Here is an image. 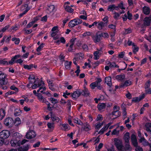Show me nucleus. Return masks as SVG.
<instances>
[{"label": "nucleus", "instance_id": "1", "mask_svg": "<svg viewBox=\"0 0 151 151\" xmlns=\"http://www.w3.org/2000/svg\"><path fill=\"white\" fill-rule=\"evenodd\" d=\"M109 37L108 33L99 31L96 33L95 36L93 38V40L94 42H99L101 41L102 37L108 38Z\"/></svg>", "mask_w": 151, "mask_h": 151}, {"label": "nucleus", "instance_id": "2", "mask_svg": "<svg viewBox=\"0 0 151 151\" xmlns=\"http://www.w3.org/2000/svg\"><path fill=\"white\" fill-rule=\"evenodd\" d=\"M120 107L119 106H115L113 108V111L112 112V115H114L116 117L115 119L117 118L120 116L121 115V112L119 111Z\"/></svg>", "mask_w": 151, "mask_h": 151}, {"label": "nucleus", "instance_id": "3", "mask_svg": "<svg viewBox=\"0 0 151 151\" xmlns=\"http://www.w3.org/2000/svg\"><path fill=\"white\" fill-rule=\"evenodd\" d=\"M4 124L9 127H12L14 124V121L12 118L8 117L5 119Z\"/></svg>", "mask_w": 151, "mask_h": 151}, {"label": "nucleus", "instance_id": "4", "mask_svg": "<svg viewBox=\"0 0 151 151\" xmlns=\"http://www.w3.org/2000/svg\"><path fill=\"white\" fill-rule=\"evenodd\" d=\"M114 141L115 145L117 149L119 150H122L123 146L122 144L121 141L117 138H115Z\"/></svg>", "mask_w": 151, "mask_h": 151}, {"label": "nucleus", "instance_id": "5", "mask_svg": "<svg viewBox=\"0 0 151 151\" xmlns=\"http://www.w3.org/2000/svg\"><path fill=\"white\" fill-rule=\"evenodd\" d=\"M76 94H78V96L81 95H82L83 96H89V93L87 88H85L84 90H76Z\"/></svg>", "mask_w": 151, "mask_h": 151}, {"label": "nucleus", "instance_id": "6", "mask_svg": "<svg viewBox=\"0 0 151 151\" xmlns=\"http://www.w3.org/2000/svg\"><path fill=\"white\" fill-rule=\"evenodd\" d=\"M132 83L129 80H126L124 82H122L119 85L120 88H124L125 87L130 86Z\"/></svg>", "mask_w": 151, "mask_h": 151}, {"label": "nucleus", "instance_id": "7", "mask_svg": "<svg viewBox=\"0 0 151 151\" xmlns=\"http://www.w3.org/2000/svg\"><path fill=\"white\" fill-rule=\"evenodd\" d=\"M36 134L33 130L29 131L26 135V137L27 139H31L35 137Z\"/></svg>", "mask_w": 151, "mask_h": 151}, {"label": "nucleus", "instance_id": "8", "mask_svg": "<svg viewBox=\"0 0 151 151\" xmlns=\"http://www.w3.org/2000/svg\"><path fill=\"white\" fill-rule=\"evenodd\" d=\"M9 131L6 130H4L0 133V137L4 139L8 138L10 135Z\"/></svg>", "mask_w": 151, "mask_h": 151}, {"label": "nucleus", "instance_id": "9", "mask_svg": "<svg viewBox=\"0 0 151 151\" xmlns=\"http://www.w3.org/2000/svg\"><path fill=\"white\" fill-rule=\"evenodd\" d=\"M131 141L133 145L135 147L138 146L137 139L134 134H132L131 136Z\"/></svg>", "mask_w": 151, "mask_h": 151}, {"label": "nucleus", "instance_id": "10", "mask_svg": "<svg viewBox=\"0 0 151 151\" xmlns=\"http://www.w3.org/2000/svg\"><path fill=\"white\" fill-rule=\"evenodd\" d=\"M146 128V130L150 135V138L151 137V129L150 128L151 127V123H147L145 125Z\"/></svg>", "mask_w": 151, "mask_h": 151}, {"label": "nucleus", "instance_id": "11", "mask_svg": "<svg viewBox=\"0 0 151 151\" xmlns=\"http://www.w3.org/2000/svg\"><path fill=\"white\" fill-rule=\"evenodd\" d=\"M6 76L2 77L0 80V87H2L4 85H6L8 82L7 79L6 78Z\"/></svg>", "mask_w": 151, "mask_h": 151}, {"label": "nucleus", "instance_id": "12", "mask_svg": "<svg viewBox=\"0 0 151 151\" xmlns=\"http://www.w3.org/2000/svg\"><path fill=\"white\" fill-rule=\"evenodd\" d=\"M19 142H19V140L18 139H14L13 140H11L10 141V143L11 145L13 147H15L16 146H20V144L19 143Z\"/></svg>", "mask_w": 151, "mask_h": 151}, {"label": "nucleus", "instance_id": "13", "mask_svg": "<svg viewBox=\"0 0 151 151\" xmlns=\"http://www.w3.org/2000/svg\"><path fill=\"white\" fill-rule=\"evenodd\" d=\"M50 114H51V119L52 122L56 121L57 122H58L60 120V119L57 116H55V114H53L52 111H50Z\"/></svg>", "mask_w": 151, "mask_h": 151}, {"label": "nucleus", "instance_id": "14", "mask_svg": "<svg viewBox=\"0 0 151 151\" xmlns=\"http://www.w3.org/2000/svg\"><path fill=\"white\" fill-rule=\"evenodd\" d=\"M151 22V17H145L144 19V24L145 25L149 26Z\"/></svg>", "mask_w": 151, "mask_h": 151}, {"label": "nucleus", "instance_id": "15", "mask_svg": "<svg viewBox=\"0 0 151 151\" xmlns=\"http://www.w3.org/2000/svg\"><path fill=\"white\" fill-rule=\"evenodd\" d=\"M105 82L110 87L112 85L111 78L110 76L106 77Z\"/></svg>", "mask_w": 151, "mask_h": 151}, {"label": "nucleus", "instance_id": "16", "mask_svg": "<svg viewBox=\"0 0 151 151\" xmlns=\"http://www.w3.org/2000/svg\"><path fill=\"white\" fill-rule=\"evenodd\" d=\"M76 40V38H73L72 39L70 40V46L68 50L69 52L72 51L73 50V46L74 45L75 43V41Z\"/></svg>", "mask_w": 151, "mask_h": 151}, {"label": "nucleus", "instance_id": "17", "mask_svg": "<svg viewBox=\"0 0 151 151\" xmlns=\"http://www.w3.org/2000/svg\"><path fill=\"white\" fill-rule=\"evenodd\" d=\"M150 9L149 7L144 6L143 8V12L146 15L149 14L150 12Z\"/></svg>", "mask_w": 151, "mask_h": 151}, {"label": "nucleus", "instance_id": "18", "mask_svg": "<svg viewBox=\"0 0 151 151\" xmlns=\"http://www.w3.org/2000/svg\"><path fill=\"white\" fill-rule=\"evenodd\" d=\"M106 105L104 103H99L97 105V108L99 111L105 108Z\"/></svg>", "mask_w": 151, "mask_h": 151}, {"label": "nucleus", "instance_id": "19", "mask_svg": "<svg viewBox=\"0 0 151 151\" xmlns=\"http://www.w3.org/2000/svg\"><path fill=\"white\" fill-rule=\"evenodd\" d=\"M37 96L38 99L40 101L43 103L45 102L46 101V99L44 98L41 93H38Z\"/></svg>", "mask_w": 151, "mask_h": 151}, {"label": "nucleus", "instance_id": "20", "mask_svg": "<svg viewBox=\"0 0 151 151\" xmlns=\"http://www.w3.org/2000/svg\"><path fill=\"white\" fill-rule=\"evenodd\" d=\"M83 128L86 131H88L91 129V127L89 124L86 122L84 124Z\"/></svg>", "mask_w": 151, "mask_h": 151}, {"label": "nucleus", "instance_id": "21", "mask_svg": "<svg viewBox=\"0 0 151 151\" xmlns=\"http://www.w3.org/2000/svg\"><path fill=\"white\" fill-rule=\"evenodd\" d=\"M124 139L125 142L128 143L129 139V132H127L124 135Z\"/></svg>", "mask_w": 151, "mask_h": 151}, {"label": "nucleus", "instance_id": "22", "mask_svg": "<svg viewBox=\"0 0 151 151\" xmlns=\"http://www.w3.org/2000/svg\"><path fill=\"white\" fill-rule=\"evenodd\" d=\"M29 145H27L23 147H21L18 149V151H27L29 149Z\"/></svg>", "mask_w": 151, "mask_h": 151}, {"label": "nucleus", "instance_id": "23", "mask_svg": "<svg viewBox=\"0 0 151 151\" xmlns=\"http://www.w3.org/2000/svg\"><path fill=\"white\" fill-rule=\"evenodd\" d=\"M64 6L65 11H67V12L71 13H72L73 12V9L70 8V6L67 5L66 4H65Z\"/></svg>", "mask_w": 151, "mask_h": 151}, {"label": "nucleus", "instance_id": "24", "mask_svg": "<svg viewBox=\"0 0 151 151\" xmlns=\"http://www.w3.org/2000/svg\"><path fill=\"white\" fill-rule=\"evenodd\" d=\"M125 78V76L124 75H118L116 76V79L120 81H122Z\"/></svg>", "mask_w": 151, "mask_h": 151}, {"label": "nucleus", "instance_id": "25", "mask_svg": "<svg viewBox=\"0 0 151 151\" xmlns=\"http://www.w3.org/2000/svg\"><path fill=\"white\" fill-rule=\"evenodd\" d=\"M105 23L103 22H101L99 23H97L96 26L99 29H102L103 27L104 26Z\"/></svg>", "mask_w": 151, "mask_h": 151}, {"label": "nucleus", "instance_id": "26", "mask_svg": "<svg viewBox=\"0 0 151 151\" xmlns=\"http://www.w3.org/2000/svg\"><path fill=\"white\" fill-rule=\"evenodd\" d=\"M108 65H109V66L110 68H117L119 67V66L118 65H116L115 62L111 63L109 62L108 63Z\"/></svg>", "mask_w": 151, "mask_h": 151}, {"label": "nucleus", "instance_id": "27", "mask_svg": "<svg viewBox=\"0 0 151 151\" xmlns=\"http://www.w3.org/2000/svg\"><path fill=\"white\" fill-rule=\"evenodd\" d=\"M127 112L126 111V109L125 107H124L123 109L122 115L123 120L125 119L127 117Z\"/></svg>", "mask_w": 151, "mask_h": 151}, {"label": "nucleus", "instance_id": "28", "mask_svg": "<svg viewBox=\"0 0 151 151\" xmlns=\"http://www.w3.org/2000/svg\"><path fill=\"white\" fill-rule=\"evenodd\" d=\"M76 25V19H74L70 21L69 23V26L71 27H74Z\"/></svg>", "mask_w": 151, "mask_h": 151}, {"label": "nucleus", "instance_id": "29", "mask_svg": "<svg viewBox=\"0 0 151 151\" xmlns=\"http://www.w3.org/2000/svg\"><path fill=\"white\" fill-rule=\"evenodd\" d=\"M115 4H111L109 5L107 8L108 11H112L115 9Z\"/></svg>", "mask_w": 151, "mask_h": 151}, {"label": "nucleus", "instance_id": "30", "mask_svg": "<svg viewBox=\"0 0 151 151\" xmlns=\"http://www.w3.org/2000/svg\"><path fill=\"white\" fill-rule=\"evenodd\" d=\"M54 123L53 122L52 123L48 122L47 124L48 127L50 129H53L54 128Z\"/></svg>", "mask_w": 151, "mask_h": 151}, {"label": "nucleus", "instance_id": "31", "mask_svg": "<svg viewBox=\"0 0 151 151\" xmlns=\"http://www.w3.org/2000/svg\"><path fill=\"white\" fill-rule=\"evenodd\" d=\"M71 62H68V61H66L65 64V66L66 69H68L70 68V65Z\"/></svg>", "mask_w": 151, "mask_h": 151}, {"label": "nucleus", "instance_id": "32", "mask_svg": "<svg viewBox=\"0 0 151 151\" xmlns=\"http://www.w3.org/2000/svg\"><path fill=\"white\" fill-rule=\"evenodd\" d=\"M55 9V6L54 5H51L49 6L47 9V10L50 13L53 11Z\"/></svg>", "mask_w": 151, "mask_h": 151}, {"label": "nucleus", "instance_id": "33", "mask_svg": "<svg viewBox=\"0 0 151 151\" xmlns=\"http://www.w3.org/2000/svg\"><path fill=\"white\" fill-rule=\"evenodd\" d=\"M21 112V110L20 109H16L15 110L14 115L15 116H17L20 115Z\"/></svg>", "mask_w": 151, "mask_h": 151}, {"label": "nucleus", "instance_id": "34", "mask_svg": "<svg viewBox=\"0 0 151 151\" xmlns=\"http://www.w3.org/2000/svg\"><path fill=\"white\" fill-rule=\"evenodd\" d=\"M24 68L25 69H27L28 70H30L33 67V65L32 64H30L29 65H24Z\"/></svg>", "mask_w": 151, "mask_h": 151}, {"label": "nucleus", "instance_id": "35", "mask_svg": "<svg viewBox=\"0 0 151 151\" xmlns=\"http://www.w3.org/2000/svg\"><path fill=\"white\" fill-rule=\"evenodd\" d=\"M83 54L81 52L76 53V61L78 60V59H80V58H83Z\"/></svg>", "mask_w": 151, "mask_h": 151}, {"label": "nucleus", "instance_id": "36", "mask_svg": "<svg viewBox=\"0 0 151 151\" xmlns=\"http://www.w3.org/2000/svg\"><path fill=\"white\" fill-rule=\"evenodd\" d=\"M103 122L102 123H101L100 122L98 123L96 125L95 129L99 130L101 127V126L103 125Z\"/></svg>", "mask_w": 151, "mask_h": 151}, {"label": "nucleus", "instance_id": "37", "mask_svg": "<svg viewBox=\"0 0 151 151\" xmlns=\"http://www.w3.org/2000/svg\"><path fill=\"white\" fill-rule=\"evenodd\" d=\"M13 137L14 138L18 139H19L20 137L19 133L17 132L14 133L13 134Z\"/></svg>", "mask_w": 151, "mask_h": 151}, {"label": "nucleus", "instance_id": "38", "mask_svg": "<svg viewBox=\"0 0 151 151\" xmlns=\"http://www.w3.org/2000/svg\"><path fill=\"white\" fill-rule=\"evenodd\" d=\"M107 129L106 127V126H104L103 128H102L99 132L98 134H103L105 131L107 130Z\"/></svg>", "mask_w": 151, "mask_h": 151}, {"label": "nucleus", "instance_id": "39", "mask_svg": "<svg viewBox=\"0 0 151 151\" xmlns=\"http://www.w3.org/2000/svg\"><path fill=\"white\" fill-rule=\"evenodd\" d=\"M150 81L149 80L147 81L145 83V89L149 88L150 86Z\"/></svg>", "mask_w": 151, "mask_h": 151}, {"label": "nucleus", "instance_id": "40", "mask_svg": "<svg viewBox=\"0 0 151 151\" xmlns=\"http://www.w3.org/2000/svg\"><path fill=\"white\" fill-rule=\"evenodd\" d=\"M132 101L133 102L137 103L139 102L140 101L139 97H134L133 98Z\"/></svg>", "mask_w": 151, "mask_h": 151}, {"label": "nucleus", "instance_id": "41", "mask_svg": "<svg viewBox=\"0 0 151 151\" xmlns=\"http://www.w3.org/2000/svg\"><path fill=\"white\" fill-rule=\"evenodd\" d=\"M50 100L52 104H56L58 102V101L57 99L53 98H50Z\"/></svg>", "mask_w": 151, "mask_h": 151}, {"label": "nucleus", "instance_id": "42", "mask_svg": "<svg viewBox=\"0 0 151 151\" xmlns=\"http://www.w3.org/2000/svg\"><path fill=\"white\" fill-rule=\"evenodd\" d=\"M108 27L109 28L113 29L114 30L113 31L116 30V25H114L112 24H109L108 25Z\"/></svg>", "mask_w": 151, "mask_h": 151}, {"label": "nucleus", "instance_id": "43", "mask_svg": "<svg viewBox=\"0 0 151 151\" xmlns=\"http://www.w3.org/2000/svg\"><path fill=\"white\" fill-rule=\"evenodd\" d=\"M125 54V52L124 51L120 52L118 55V58H123L124 57Z\"/></svg>", "mask_w": 151, "mask_h": 151}, {"label": "nucleus", "instance_id": "44", "mask_svg": "<svg viewBox=\"0 0 151 151\" xmlns=\"http://www.w3.org/2000/svg\"><path fill=\"white\" fill-rule=\"evenodd\" d=\"M81 48H82L83 50L85 51H88V48L87 45L84 44L82 45Z\"/></svg>", "mask_w": 151, "mask_h": 151}, {"label": "nucleus", "instance_id": "45", "mask_svg": "<svg viewBox=\"0 0 151 151\" xmlns=\"http://www.w3.org/2000/svg\"><path fill=\"white\" fill-rule=\"evenodd\" d=\"M97 84L95 82H93L91 83L90 85V87L91 88L93 89L95 88L96 87V85H97Z\"/></svg>", "mask_w": 151, "mask_h": 151}, {"label": "nucleus", "instance_id": "46", "mask_svg": "<svg viewBox=\"0 0 151 151\" xmlns=\"http://www.w3.org/2000/svg\"><path fill=\"white\" fill-rule=\"evenodd\" d=\"M13 41H15V43L16 44H18L20 42V40L19 38H17L15 37L13 38L12 39Z\"/></svg>", "mask_w": 151, "mask_h": 151}, {"label": "nucleus", "instance_id": "47", "mask_svg": "<svg viewBox=\"0 0 151 151\" xmlns=\"http://www.w3.org/2000/svg\"><path fill=\"white\" fill-rule=\"evenodd\" d=\"M127 18L129 20H131L132 19V14L130 13L129 11H128L127 12Z\"/></svg>", "mask_w": 151, "mask_h": 151}, {"label": "nucleus", "instance_id": "48", "mask_svg": "<svg viewBox=\"0 0 151 151\" xmlns=\"http://www.w3.org/2000/svg\"><path fill=\"white\" fill-rule=\"evenodd\" d=\"M118 7L121 9H125V8L124 6V5L123 2H121L118 4Z\"/></svg>", "mask_w": 151, "mask_h": 151}, {"label": "nucleus", "instance_id": "49", "mask_svg": "<svg viewBox=\"0 0 151 151\" xmlns=\"http://www.w3.org/2000/svg\"><path fill=\"white\" fill-rule=\"evenodd\" d=\"M44 44L43 43H42L39 46L37 49V52H40L41 49L43 47V45Z\"/></svg>", "mask_w": 151, "mask_h": 151}, {"label": "nucleus", "instance_id": "50", "mask_svg": "<svg viewBox=\"0 0 151 151\" xmlns=\"http://www.w3.org/2000/svg\"><path fill=\"white\" fill-rule=\"evenodd\" d=\"M23 30L25 32V33L27 34H29L31 33L32 32V29H27L25 28H24L23 29Z\"/></svg>", "mask_w": 151, "mask_h": 151}, {"label": "nucleus", "instance_id": "51", "mask_svg": "<svg viewBox=\"0 0 151 151\" xmlns=\"http://www.w3.org/2000/svg\"><path fill=\"white\" fill-rule=\"evenodd\" d=\"M29 9V8H27V9H26L25 11H24L23 13H21L19 14V16L20 17H22L25 14Z\"/></svg>", "mask_w": 151, "mask_h": 151}, {"label": "nucleus", "instance_id": "52", "mask_svg": "<svg viewBox=\"0 0 151 151\" xmlns=\"http://www.w3.org/2000/svg\"><path fill=\"white\" fill-rule=\"evenodd\" d=\"M103 119V118L102 117V116L101 114H98V115L97 118L96 119V120L97 121H101Z\"/></svg>", "mask_w": 151, "mask_h": 151}, {"label": "nucleus", "instance_id": "53", "mask_svg": "<svg viewBox=\"0 0 151 151\" xmlns=\"http://www.w3.org/2000/svg\"><path fill=\"white\" fill-rule=\"evenodd\" d=\"M62 125L63 126V127L65 129L64 130L65 131L66 129L69 130V125L68 124H62Z\"/></svg>", "mask_w": 151, "mask_h": 151}, {"label": "nucleus", "instance_id": "54", "mask_svg": "<svg viewBox=\"0 0 151 151\" xmlns=\"http://www.w3.org/2000/svg\"><path fill=\"white\" fill-rule=\"evenodd\" d=\"M132 32L131 29L128 28L125 29V33L126 34H128L131 33Z\"/></svg>", "mask_w": 151, "mask_h": 151}, {"label": "nucleus", "instance_id": "55", "mask_svg": "<svg viewBox=\"0 0 151 151\" xmlns=\"http://www.w3.org/2000/svg\"><path fill=\"white\" fill-rule=\"evenodd\" d=\"M76 118L77 119L76 120V124L80 125L81 126L83 125V123L81 121V120L77 118Z\"/></svg>", "mask_w": 151, "mask_h": 151}, {"label": "nucleus", "instance_id": "56", "mask_svg": "<svg viewBox=\"0 0 151 151\" xmlns=\"http://www.w3.org/2000/svg\"><path fill=\"white\" fill-rule=\"evenodd\" d=\"M139 50V48L138 47H134L133 50V53L134 54L136 53L137 52H138Z\"/></svg>", "mask_w": 151, "mask_h": 151}, {"label": "nucleus", "instance_id": "57", "mask_svg": "<svg viewBox=\"0 0 151 151\" xmlns=\"http://www.w3.org/2000/svg\"><path fill=\"white\" fill-rule=\"evenodd\" d=\"M82 22V21L81 18H76V25L81 24Z\"/></svg>", "mask_w": 151, "mask_h": 151}, {"label": "nucleus", "instance_id": "58", "mask_svg": "<svg viewBox=\"0 0 151 151\" xmlns=\"http://www.w3.org/2000/svg\"><path fill=\"white\" fill-rule=\"evenodd\" d=\"M145 93L146 94H151V89L148 88L145 89Z\"/></svg>", "mask_w": 151, "mask_h": 151}, {"label": "nucleus", "instance_id": "59", "mask_svg": "<svg viewBox=\"0 0 151 151\" xmlns=\"http://www.w3.org/2000/svg\"><path fill=\"white\" fill-rule=\"evenodd\" d=\"M10 89L11 90H14L15 91L17 92L18 91V88L16 87L14 85L11 86L10 87Z\"/></svg>", "mask_w": 151, "mask_h": 151}, {"label": "nucleus", "instance_id": "60", "mask_svg": "<svg viewBox=\"0 0 151 151\" xmlns=\"http://www.w3.org/2000/svg\"><path fill=\"white\" fill-rule=\"evenodd\" d=\"M9 27V25L6 26L4 27L0 31V32H5L7 29Z\"/></svg>", "mask_w": 151, "mask_h": 151}, {"label": "nucleus", "instance_id": "61", "mask_svg": "<svg viewBox=\"0 0 151 151\" xmlns=\"http://www.w3.org/2000/svg\"><path fill=\"white\" fill-rule=\"evenodd\" d=\"M34 85H37L38 87H40L41 86V84L40 83L39 81H38V80H35L34 82Z\"/></svg>", "mask_w": 151, "mask_h": 151}, {"label": "nucleus", "instance_id": "62", "mask_svg": "<svg viewBox=\"0 0 151 151\" xmlns=\"http://www.w3.org/2000/svg\"><path fill=\"white\" fill-rule=\"evenodd\" d=\"M114 18L115 19H117L120 16V14L117 12H115L114 13Z\"/></svg>", "mask_w": 151, "mask_h": 151}, {"label": "nucleus", "instance_id": "63", "mask_svg": "<svg viewBox=\"0 0 151 151\" xmlns=\"http://www.w3.org/2000/svg\"><path fill=\"white\" fill-rule=\"evenodd\" d=\"M126 97L128 99H131L132 97V95H131V94L129 92H128V93H127L126 94Z\"/></svg>", "mask_w": 151, "mask_h": 151}, {"label": "nucleus", "instance_id": "64", "mask_svg": "<svg viewBox=\"0 0 151 151\" xmlns=\"http://www.w3.org/2000/svg\"><path fill=\"white\" fill-rule=\"evenodd\" d=\"M135 150L136 151H143L142 148L139 146L136 147Z\"/></svg>", "mask_w": 151, "mask_h": 151}]
</instances>
